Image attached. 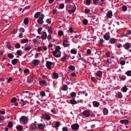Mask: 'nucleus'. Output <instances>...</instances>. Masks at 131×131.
Masks as SVG:
<instances>
[{
  "label": "nucleus",
  "mask_w": 131,
  "mask_h": 131,
  "mask_svg": "<svg viewBox=\"0 0 131 131\" xmlns=\"http://www.w3.org/2000/svg\"><path fill=\"white\" fill-rule=\"evenodd\" d=\"M107 16L109 18H111L112 16V12H108L107 14Z\"/></svg>",
  "instance_id": "obj_20"
},
{
  "label": "nucleus",
  "mask_w": 131,
  "mask_h": 131,
  "mask_svg": "<svg viewBox=\"0 0 131 131\" xmlns=\"http://www.w3.org/2000/svg\"><path fill=\"white\" fill-rule=\"evenodd\" d=\"M117 40V39L114 38H111L109 42L111 44H113L115 43Z\"/></svg>",
  "instance_id": "obj_8"
},
{
  "label": "nucleus",
  "mask_w": 131,
  "mask_h": 131,
  "mask_svg": "<svg viewBox=\"0 0 131 131\" xmlns=\"http://www.w3.org/2000/svg\"><path fill=\"white\" fill-rule=\"evenodd\" d=\"M59 123L57 122H56L55 124V127H58L59 126Z\"/></svg>",
  "instance_id": "obj_50"
},
{
  "label": "nucleus",
  "mask_w": 131,
  "mask_h": 131,
  "mask_svg": "<svg viewBox=\"0 0 131 131\" xmlns=\"http://www.w3.org/2000/svg\"><path fill=\"white\" fill-rule=\"evenodd\" d=\"M76 8L75 7L73 6L72 9L70 10H68V12L69 13L71 14L73 13L75 11Z\"/></svg>",
  "instance_id": "obj_14"
},
{
  "label": "nucleus",
  "mask_w": 131,
  "mask_h": 131,
  "mask_svg": "<svg viewBox=\"0 0 131 131\" xmlns=\"http://www.w3.org/2000/svg\"><path fill=\"white\" fill-rule=\"evenodd\" d=\"M53 76L54 78L55 79H57L59 77L58 74L56 72H54L53 73Z\"/></svg>",
  "instance_id": "obj_18"
},
{
  "label": "nucleus",
  "mask_w": 131,
  "mask_h": 131,
  "mask_svg": "<svg viewBox=\"0 0 131 131\" xmlns=\"http://www.w3.org/2000/svg\"><path fill=\"white\" fill-rule=\"evenodd\" d=\"M83 22L85 25H86L88 23V21L86 19H84L83 20Z\"/></svg>",
  "instance_id": "obj_48"
},
{
  "label": "nucleus",
  "mask_w": 131,
  "mask_h": 131,
  "mask_svg": "<svg viewBox=\"0 0 131 131\" xmlns=\"http://www.w3.org/2000/svg\"><path fill=\"white\" fill-rule=\"evenodd\" d=\"M102 72L101 71H99V80H100V78H101L102 76Z\"/></svg>",
  "instance_id": "obj_46"
},
{
  "label": "nucleus",
  "mask_w": 131,
  "mask_h": 131,
  "mask_svg": "<svg viewBox=\"0 0 131 131\" xmlns=\"http://www.w3.org/2000/svg\"><path fill=\"white\" fill-rule=\"evenodd\" d=\"M30 128L32 130H36L37 128L36 124L32 123L30 126Z\"/></svg>",
  "instance_id": "obj_6"
},
{
  "label": "nucleus",
  "mask_w": 131,
  "mask_h": 131,
  "mask_svg": "<svg viewBox=\"0 0 131 131\" xmlns=\"http://www.w3.org/2000/svg\"><path fill=\"white\" fill-rule=\"evenodd\" d=\"M52 37L51 36L50 34H49L48 35L47 37V39L49 40H50L51 39Z\"/></svg>",
  "instance_id": "obj_62"
},
{
  "label": "nucleus",
  "mask_w": 131,
  "mask_h": 131,
  "mask_svg": "<svg viewBox=\"0 0 131 131\" xmlns=\"http://www.w3.org/2000/svg\"><path fill=\"white\" fill-rule=\"evenodd\" d=\"M119 77L123 81L125 80L126 78V77L125 76L122 74L119 75Z\"/></svg>",
  "instance_id": "obj_21"
},
{
  "label": "nucleus",
  "mask_w": 131,
  "mask_h": 131,
  "mask_svg": "<svg viewBox=\"0 0 131 131\" xmlns=\"http://www.w3.org/2000/svg\"><path fill=\"white\" fill-rule=\"evenodd\" d=\"M16 129L20 131H21L22 130V128L21 127V125H19L18 126H17L16 127Z\"/></svg>",
  "instance_id": "obj_40"
},
{
  "label": "nucleus",
  "mask_w": 131,
  "mask_h": 131,
  "mask_svg": "<svg viewBox=\"0 0 131 131\" xmlns=\"http://www.w3.org/2000/svg\"><path fill=\"white\" fill-rule=\"evenodd\" d=\"M68 89V87L67 85H65L62 87V89L63 90L66 91Z\"/></svg>",
  "instance_id": "obj_27"
},
{
  "label": "nucleus",
  "mask_w": 131,
  "mask_h": 131,
  "mask_svg": "<svg viewBox=\"0 0 131 131\" xmlns=\"http://www.w3.org/2000/svg\"><path fill=\"white\" fill-rule=\"evenodd\" d=\"M63 131H68V129L67 127H64L62 128Z\"/></svg>",
  "instance_id": "obj_64"
},
{
  "label": "nucleus",
  "mask_w": 131,
  "mask_h": 131,
  "mask_svg": "<svg viewBox=\"0 0 131 131\" xmlns=\"http://www.w3.org/2000/svg\"><path fill=\"white\" fill-rule=\"evenodd\" d=\"M69 58V57L68 55L65 54L61 58V60L63 62H64L66 59H68Z\"/></svg>",
  "instance_id": "obj_9"
},
{
  "label": "nucleus",
  "mask_w": 131,
  "mask_h": 131,
  "mask_svg": "<svg viewBox=\"0 0 131 131\" xmlns=\"http://www.w3.org/2000/svg\"><path fill=\"white\" fill-rule=\"evenodd\" d=\"M91 2L90 0H86V3L87 5H89L90 4Z\"/></svg>",
  "instance_id": "obj_60"
},
{
  "label": "nucleus",
  "mask_w": 131,
  "mask_h": 131,
  "mask_svg": "<svg viewBox=\"0 0 131 131\" xmlns=\"http://www.w3.org/2000/svg\"><path fill=\"white\" fill-rule=\"evenodd\" d=\"M48 31L50 34H52L53 32V30L52 28L50 27L48 29Z\"/></svg>",
  "instance_id": "obj_32"
},
{
  "label": "nucleus",
  "mask_w": 131,
  "mask_h": 131,
  "mask_svg": "<svg viewBox=\"0 0 131 131\" xmlns=\"http://www.w3.org/2000/svg\"><path fill=\"white\" fill-rule=\"evenodd\" d=\"M42 29V27H40L38 29V32L39 34H41V31Z\"/></svg>",
  "instance_id": "obj_51"
},
{
  "label": "nucleus",
  "mask_w": 131,
  "mask_h": 131,
  "mask_svg": "<svg viewBox=\"0 0 131 131\" xmlns=\"http://www.w3.org/2000/svg\"><path fill=\"white\" fill-rule=\"evenodd\" d=\"M103 38L105 39L106 40H108L110 39V35H108L107 34H105L103 36Z\"/></svg>",
  "instance_id": "obj_16"
},
{
  "label": "nucleus",
  "mask_w": 131,
  "mask_h": 131,
  "mask_svg": "<svg viewBox=\"0 0 131 131\" xmlns=\"http://www.w3.org/2000/svg\"><path fill=\"white\" fill-rule=\"evenodd\" d=\"M33 78L32 77H29L27 79V82L29 83V84L30 85H32L34 83V82H33Z\"/></svg>",
  "instance_id": "obj_4"
},
{
  "label": "nucleus",
  "mask_w": 131,
  "mask_h": 131,
  "mask_svg": "<svg viewBox=\"0 0 131 131\" xmlns=\"http://www.w3.org/2000/svg\"><path fill=\"white\" fill-rule=\"evenodd\" d=\"M64 7V5L63 4H62L60 6V8L61 9H63Z\"/></svg>",
  "instance_id": "obj_63"
},
{
  "label": "nucleus",
  "mask_w": 131,
  "mask_h": 131,
  "mask_svg": "<svg viewBox=\"0 0 131 131\" xmlns=\"http://www.w3.org/2000/svg\"><path fill=\"white\" fill-rule=\"evenodd\" d=\"M68 68L69 69H70L71 70H74L75 69V68L74 66H70L68 67Z\"/></svg>",
  "instance_id": "obj_36"
},
{
  "label": "nucleus",
  "mask_w": 131,
  "mask_h": 131,
  "mask_svg": "<svg viewBox=\"0 0 131 131\" xmlns=\"http://www.w3.org/2000/svg\"><path fill=\"white\" fill-rule=\"evenodd\" d=\"M123 47L126 49H128L130 47V43L128 42L124 45Z\"/></svg>",
  "instance_id": "obj_11"
},
{
  "label": "nucleus",
  "mask_w": 131,
  "mask_h": 131,
  "mask_svg": "<svg viewBox=\"0 0 131 131\" xmlns=\"http://www.w3.org/2000/svg\"><path fill=\"white\" fill-rule=\"evenodd\" d=\"M125 74L128 76H131V71L129 70L126 72Z\"/></svg>",
  "instance_id": "obj_33"
},
{
  "label": "nucleus",
  "mask_w": 131,
  "mask_h": 131,
  "mask_svg": "<svg viewBox=\"0 0 131 131\" xmlns=\"http://www.w3.org/2000/svg\"><path fill=\"white\" fill-rule=\"evenodd\" d=\"M28 118L25 116H22L19 118V121L20 123L24 124H26L28 122Z\"/></svg>",
  "instance_id": "obj_1"
},
{
  "label": "nucleus",
  "mask_w": 131,
  "mask_h": 131,
  "mask_svg": "<svg viewBox=\"0 0 131 131\" xmlns=\"http://www.w3.org/2000/svg\"><path fill=\"white\" fill-rule=\"evenodd\" d=\"M93 106L94 107H98V102L96 101H94L93 102Z\"/></svg>",
  "instance_id": "obj_25"
},
{
  "label": "nucleus",
  "mask_w": 131,
  "mask_h": 131,
  "mask_svg": "<svg viewBox=\"0 0 131 131\" xmlns=\"http://www.w3.org/2000/svg\"><path fill=\"white\" fill-rule=\"evenodd\" d=\"M21 42L23 43H25L28 42V41L27 39H22L21 40Z\"/></svg>",
  "instance_id": "obj_42"
},
{
  "label": "nucleus",
  "mask_w": 131,
  "mask_h": 131,
  "mask_svg": "<svg viewBox=\"0 0 131 131\" xmlns=\"http://www.w3.org/2000/svg\"><path fill=\"white\" fill-rule=\"evenodd\" d=\"M52 54L54 57L57 58L61 56L60 51L58 52L55 51L52 52Z\"/></svg>",
  "instance_id": "obj_5"
},
{
  "label": "nucleus",
  "mask_w": 131,
  "mask_h": 131,
  "mask_svg": "<svg viewBox=\"0 0 131 131\" xmlns=\"http://www.w3.org/2000/svg\"><path fill=\"white\" fill-rule=\"evenodd\" d=\"M40 13L39 12H36L34 15V17L36 18H38L40 15Z\"/></svg>",
  "instance_id": "obj_23"
},
{
  "label": "nucleus",
  "mask_w": 131,
  "mask_h": 131,
  "mask_svg": "<svg viewBox=\"0 0 131 131\" xmlns=\"http://www.w3.org/2000/svg\"><path fill=\"white\" fill-rule=\"evenodd\" d=\"M16 48H19L20 47V45L19 43H16L15 45Z\"/></svg>",
  "instance_id": "obj_59"
},
{
  "label": "nucleus",
  "mask_w": 131,
  "mask_h": 131,
  "mask_svg": "<svg viewBox=\"0 0 131 131\" xmlns=\"http://www.w3.org/2000/svg\"><path fill=\"white\" fill-rule=\"evenodd\" d=\"M46 22L48 24H50L51 23V19H48L46 20Z\"/></svg>",
  "instance_id": "obj_58"
},
{
  "label": "nucleus",
  "mask_w": 131,
  "mask_h": 131,
  "mask_svg": "<svg viewBox=\"0 0 131 131\" xmlns=\"http://www.w3.org/2000/svg\"><path fill=\"white\" fill-rule=\"evenodd\" d=\"M52 63V62L50 61H47L46 63V66L47 68L49 69H51V66Z\"/></svg>",
  "instance_id": "obj_7"
},
{
  "label": "nucleus",
  "mask_w": 131,
  "mask_h": 131,
  "mask_svg": "<svg viewBox=\"0 0 131 131\" xmlns=\"http://www.w3.org/2000/svg\"><path fill=\"white\" fill-rule=\"evenodd\" d=\"M19 31L20 32H24L25 31L24 29L23 28H20L19 29Z\"/></svg>",
  "instance_id": "obj_61"
},
{
  "label": "nucleus",
  "mask_w": 131,
  "mask_h": 131,
  "mask_svg": "<svg viewBox=\"0 0 131 131\" xmlns=\"http://www.w3.org/2000/svg\"><path fill=\"white\" fill-rule=\"evenodd\" d=\"M47 37L46 32H43L42 36L41 37V38L42 39L45 40L46 39Z\"/></svg>",
  "instance_id": "obj_13"
},
{
  "label": "nucleus",
  "mask_w": 131,
  "mask_h": 131,
  "mask_svg": "<svg viewBox=\"0 0 131 131\" xmlns=\"http://www.w3.org/2000/svg\"><path fill=\"white\" fill-rule=\"evenodd\" d=\"M83 115L86 117H89L90 115V112L88 111H83Z\"/></svg>",
  "instance_id": "obj_10"
},
{
  "label": "nucleus",
  "mask_w": 131,
  "mask_h": 131,
  "mask_svg": "<svg viewBox=\"0 0 131 131\" xmlns=\"http://www.w3.org/2000/svg\"><path fill=\"white\" fill-rule=\"evenodd\" d=\"M70 103L73 105H75L77 104V102L74 99H72L70 101Z\"/></svg>",
  "instance_id": "obj_22"
},
{
  "label": "nucleus",
  "mask_w": 131,
  "mask_h": 131,
  "mask_svg": "<svg viewBox=\"0 0 131 131\" xmlns=\"http://www.w3.org/2000/svg\"><path fill=\"white\" fill-rule=\"evenodd\" d=\"M45 81H39V84L41 85H43L46 83Z\"/></svg>",
  "instance_id": "obj_28"
},
{
  "label": "nucleus",
  "mask_w": 131,
  "mask_h": 131,
  "mask_svg": "<svg viewBox=\"0 0 131 131\" xmlns=\"http://www.w3.org/2000/svg\"><path fill=\"white\" fill-rule=\"evenodd\" d=\"M70 95L72 97H74L76 96V94L75 92H72L71 93Z\"/></svg>",
  "instance_id": "obj_34"
},
{
  "label": "nucleus",
  "mask_w": 131,
  "mask_h": 131,
  "mask_svg": "<svg viewBox=\"0 0 131 131\" xmlns=\"http://www.w3.org/2000/svg\"><path fill=\"white\" fill-rule=\"evenodd\" d=\"M11 102L12 103H15L16 102V100L14 98H12L11 100Z\"/></svg>",
  "instance_id": "obj_56"
},
{
  "label": "nucleus",
  "mask_w": 131,
  "mask_h": 131,
  "mask_svg": "<svg viewBox=\"0 0 131 131\" xmlns=\"http://www.w3.org/2000/svg\"><path fill=\"white\" fill-rule=\"evenodd\" d=\"M40 95L42 97L45 96L46 95V93L44 91H42L40 92Z\"/></svg>",
  "instance_id": "obj_43"
},
{
  "label": "nucleus",
  "mask_w": 131,
  "mask_h": 131,
  "mask_svg": "<svg viewBox=\"0 0 131 131\" xmlns=\"http://www.w3.org/2000/svg\"><path fill=\"white\" fill-rule=\"evenodd\" d=\"M103 112L104 115H107L108 113V111L107 108H105L103 109Z\"/></svg>",
  "instance_id": "obj_19"
},
{
  "label": "nucleus",
  "mask_w": 131,
  "mask_h": 131,
  "mask_svg": "<svg viewBox=\"0 0 131 131\" xmlns=\"http://www.w3.org/2000/svg\"><path fill=\"white\" fill-rule=\"evenodd\" d=\"M45 17V15L43 14H41L39 17V19L37 20V22L40 24H42L43 23L44 21L43 19Z\"/></svg>",
  "instance_id": "obj_2"
},
{
  "label": "nucleus",
  "mask_w": 131,
  "mask_h": 131,
  "mask_svg": "<svg viewBox=\"0 0 131 131\" xmlns=\"http://www.w3.org/2000/svg\"><path fill=\"white\" fill-rule=\"evenodd\" d=\"M61 49V48L59 46H57L55 48V51H60V50Z\"/></svg>",
  "instance_id": "obj_30"
},
{
  "label": "nucleus",
  "mask_w": 131,
  "mask_h": 131,
  "mask_svg": "<svg viewBox=\"0 0 131 131\" xmlns=\"http://www.w3.org/2000/svg\"><path fill=\"white\" fill-rule=\"evenodd\" d=\"M16 53L19 56H21V51L19 50H18L17 51Z\"/></svg>",
  "instance_id": "obj_55"
},
{
  "label": "nucleus",
  "mask_w": 131,
  "mask_h": 131,
  "mask_svg": "<svg viewBox=\"0 0 131 131\" xmlns=\"http://www.w3.org/2000/svg\"><path fill=\"white\" fill-rule=\"evenodd\" d=\"M126 62L125 60H123L121 61L120 64L122 66L124 65L125 63Z\"/></svg>",
  "instance_id": "obj_53"
},
{
  "label": "nucleus",
  "mask_w": 131,
  "mask_h": 131,
  "mask_svg": "<svg viewBox=\"0 0 131 131\" xmlns=\"http://www.w3.org/2000/svg\"><path fill=\"white\" fill-rule=\"evenodd\" d=\"M104 41L103 39H101L100 41V45L102 46V44L104 42Z\"/></svg>",
  "instance_id": "obj_52"
},
{
  "label": "nucleus",
  "mask_w": 131,
  "mask_h": 131,
  "mask_svg": "<svg viewBox=\"0 0 131 131\" xmlns=\"http://www.w3.org/2000/svg\"><path fill=\"white\" fill-rule=\"evenodd\" d=\"M6 47L9 49L12 50H13V47L10 46L9 45H7L6 46Z\"/></svg>",
  "instance_id": "obj_38"
},
{
  "label": "nucleus",
  "mask_w": 131,
  "mask_h": 131,
  "mask_svg": "<svg viewBox=\"0 0 131 131\" xmlns=\"http://www.w3.org/2000/svg\"><path fill=\"white\" fill-rule=\"evenodd\" d=\"M70 52L71 53L75 54L77 53V51L74 49H73L71 50Z\"/></svg>",
  "instance_id": "obj_37"
},
{
  "label": "nucleus",
  "mask_w": 131,
  "mask_h": 131,
  "mask_svg": "<svg viewBox=\"0 0 131 131\" xmlns=\"http://www.w3.org/2000/svg\"><path fill=\"white\" fill-rule=\"evenodd\" d=\"M117 97L118 98H121L123 97V95L122 93L120 92H119L117 94Z\"/></svg>",
  "instance_id": "obj_26"
},
{
  "label": "nucleus",
  "mask_w": 131,
  "mask_h": 131,
  "mask_svg": "<svg viewBox=\"0 0 131 131\" xmlns=\"http://www.w3.org/2000/svg\"><path fill=\"white\" fill-rule=\"evenodd\" d=\"M122 89L123 91L124 92H126L128 89V88L125 86L123 87Z\"/></svg>",
  "instance_id": "obj_39"
},
{
  "label": "nucleus",
  "mask_w": 131,
  "mask_h": 131,
  "mask_svg": "<svg viewBox=\"0 0 131 131\" xmlns=\"http://www.w3.org/2000/svg\"><path fill=\"white\" fill-rule=\"evenodd\" d=\"M8 56L9 58H12L14 57V55L10 53L8 54Z\"/></svg>",
  "instance_id": "obj_49"
},
{
  "label": "nucleus",
  "mask_w": 131,
  "mask_h": 131,
  "mask_svg": "<svg viewBox=\"0 0 131 131\" xmlns=\"http://www.w3.org/2000/svg\"><path fill=\"white\" fill-rule=\"evenodd\" d=\"M17 62V59H15L13 60L12 61V63L13 64H15Z\"/></svg>",
  "instance_id": "obj_29"
},
{
  "label": "nucleus",
  "mask_w": 131,
  "mask_h": 131,
  "mask_svg": "<svg viewBox=\"0 0 131 131\" xmlns=\"http://www.w3.org/2000/svg\"><path fill=\"white\" fill-rule=\"evenodd\" d=\"M62 45L64 47H69L70 44H66L64 43H63Z\"/></svg>",
  "instance_id": "obj_44"
},
{
  "label": "nucleus",
  "mask_w": 131,
  "mask_h": 131,
  "mask_svg": "<svg viewBox=\"0 0 131 131\" xmlns=\"http://www.w3.org/2000/svg\"><path fill=\"white\" fill-rule=\"evenodd\" d=\"M72 129L74 131L77 130L79 128V125L78 124H75L71 126Z\"/></svg>",
  "instance_id": "obj_3"
},
{
  "label": "nucleus",
  "mask_w": 131,
  "mask_h": 131,
  "mask_svg": "<svg viewBox=\"0 0 131 131\" xmlns=\"http://www.w3.org/2000/svg\"><path fill=\"white\" fill-rule=\"evenodd\" d=\"M40 62L37 59H34L33 60L32 63L35 66H37Z\"/></svg>",
  "instance_id": "obj_15"
},
{
  "label": "nucleus",
  "mask_w": 131,
  "mask_h": 131,
  "mask_svg": "<svg viewBox=\"0 0 131 131\" xmlns=\"http://www.w3.org/2000/svg\"><path fill=\"white\" fill-rule=\"evenodd\" d=\"M63 34V32L62 31L60 30L58 31V35L59 36H61Z\"/></svg>",
  "instance_id": "obj_41"
},
{
  "label": "nucleus",
  "mask_w": 131,
  "mask_h": 131,
  "mask_svg": "<svg viewBox=\"0 0 131 131\" xmlns=\"http://www.w3.org/2000/svg\"><path fill=\"white\" fill-rule=\"evenodd\" d=\"M7 126L10 128H12V122L10 121L9 122L7 125Z\"/></svg>",
  "instance_id": "obj_31"
},
{
  "label": "nucleus",
  "mask_w": 131,
  "mask_h": 131,
  "mask_svg": "<svg viewBox=\"0 0 131 131\" xmlns=\"http://www.w3.org/2000/svg\"><path fill=\"white\" fill-rule=\"evenodd\" d=\"M127 9V7L126 6H123L122 7V9L124 11H126Z\"/></svg>",
  "instance_id": "obj_47"
},
{
  "label": "nucleus",
  "mask_w": 131,
  "mask_h": 131,
  "mask_svg": "<svg viewBox=\"0 0 131 131\" xmlns=\"http://www.w3.org/2000/svg\"><path fill=\"white\" fill-rule=\"evenodd\" d=\"M43 119L49 120L50 119V116L46 114H45L43 116Z\"/></svg>",
  "instance_id": "obj_17"
},
{
  "label": "nucleus",
  "mask_w": 131,
  "mask_h": 131,
  "mask_svg": "<svg viewBox=\"0 0 131 131\" xmlns=\"http://www.w3.org/2000/svg\"><path fill=\"white\" fill-rule=\"evenodd\" d=\"M38 127L39 129H43L44 128V126L42 124H39L38 126Z\"/></svg>",
  "instance_id": "obj_24"
},
{
  "label": "nucleus",
  "mask_w": 131,
  "mask_h": 131,
  "mask_svg": "<svg viewBox=\"0 0 131 131\" xmlns=\"http://www.w3.org/2000/svg\"><path fill=\"white\" fill-rule=\"evenodd\" d=\"M120 122L123 124H128L129 123V121L127 119H123L121 120Z\"/></svg>",
  "instance_id": "obj_12"
},
{
  "label": "nucleus",
  "mask_w": 131,
  "mask_h": 131,
  "mask_svg": "<svg viewBox=\"0 0 131 131\" xmlns=\"http://www.w3.org/2000/svg\"><path fill=\"white\" fill-rule=\"evenodd\" d=\"M51 112H52L53 114H55L56 113V110L55 108H53L51 110Z\"/></svg>",
  "instance_id": "obj_57"
},
{
  "label": "nucleus",
  "mask_w": 131,
  "mask_h": 131,
  "mask_svg": "<svg viewBox=\"0 0 131 131\" xmlns=\"http://www.w3.org/2000/svg\"><path fill=\"white\" fill-rule=\"evenodd\" d=\"M28 21V19L27 18H26L24 19V23L26 25L27 24Z\"/></svg>",
  "instance_id": "obj_35"
},
{
  "label": "nucleus",
  "mask_w": 131,
  "mask_h": 131,
  "mask_svg": "<svg viewBox=\"0 0 131 131\" xmlns=\"http://www.w3.org/2000/svg\"><path fill=\"white\" fill-rule=\"evenodd\" d=\"M78 59L79 60H81L82 61H84V62L86 63L87 62V61L83 57L81 58H79Z\"/></svg>",
  "instance_id": "obj_45"
},
{
  "label": "nucleus",
  "mask_w": 131,
  "mask_h": 131,
  "mask_svg": "<svg viewBox=\"0 0 131 131\" xmlns=\"http://www.w3.org/2000/svg\"><path fill=\"white\" fill-rule=\"evenodd\" d=\"M29 72V70L27 69H25L24 71V72L25 73L27 74Z\"/></svg>",
  "instance_id": "obj_54"
}]
</instances>
